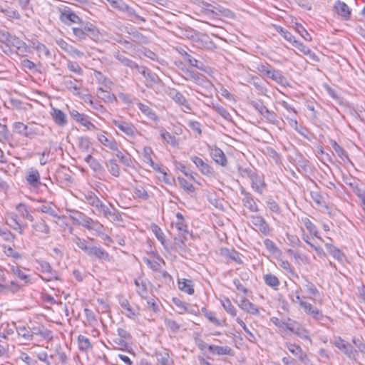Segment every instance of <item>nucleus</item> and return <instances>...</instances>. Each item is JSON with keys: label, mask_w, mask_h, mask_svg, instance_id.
Masks as SVG:
<instances>
[{"label": "nucleus", "mask_w": 365, "mask_h": 365, "mask_svg": "<svg viewBox=\"0 0 365 365\" xmlns=\"http://www.w3.org/2000/svg\"><path fill=\"white\" fill-rule=\"evenodd\" d=\"M83 30L85 31L86 36H88L92 39H97L99 38L100 34L94 25L92 24H87L83 26Z\"/></svg>", "instance_id": "36"}, {"label": "nucleus", "mask_w": 365, "mask_h": 365, "mask_svg": "<svg viewBox=\"0 0 365 365\" xmlns=\"http://www.w3.org/2000/svg\"><path fill=\"white\" fill-rule=\"evenodd\" d=\"M201 8V11L209 18H213L215 15L224 14L226 10L220 5L213 6L208 3L197 0Z\"/></svg>", "instance_id": "2"}, {"label": "nucleus", "mask_w": 365, "mask_h": 365, "mask_svg": "<svg viewBox=\"0 0 365 365\" xmlns=\"http://www.w3.org/2000/svg\"><path fill=\"white\" fill-rule=\"evenodd\" d=\"M66 67L72 73L78 75L83 76V70L81 67V66L76 62L71 60L66 61Z\"/></svg>", "instance_id": "45"}, {"label": "nucleus", "mask_w": 365, "mask_h": 365, "mask_svg": "<svg viewBox=\"0 0 365 365\" xmlns=\"http://www.w3.org/2000/svg\"><path fill=\"white\" fill-rule=\"evenodd\" d=\"M143 260L153 271H160L161 263H164L163 259L159 256L153 258L143 257Z\"/></svg>", "instance_id": "26"}, {"label": "nucleus", "mask_w": 365, "mask_h": 365, "mask_svg": "<svg viewBox=\"0 0 365 365\" xmlns=\"http://www.w3.org/2000/svg\"><path fill=\"white\" fill-rule=\"evenodd\" d=\"M264 280L267 285L274 289H277V287L279 285V279L275 275L272 274H265L264 276Z\"/></svg>", "instance_id": "48"}, {"label": "nucleus", "mask_w": 365, "mask_h": 365, "mask_svg": "<svg viewBox=\"0 0 365 365\" xmlns=\"http://www.w3.org/2000/svg\"><path fill=\"white\" fill-rule=\"evenodd\" d=\"M250 218L252 224L256 227L257 230L264 235L269 234L270 227L264 217L260 215H251Z\"/></svg>", "instance_id": "8"}, {"label": "nucleus", "mask_w": 365, "mask_h": 365, "mask_svg": "<svg viewBox=\"0 0 365 365\" xmlns=\"http://www.w3.org/2000/svg\"><path fill=\"white\" fill-rule=\"evenodd\" d=\"M138 108L149 119L153 120H158L157 115L148 106L143 104L142 103H138Z\"/></svg>", "instance_id": "40"}, {"label": "nucleus", "mask_w": 365, "mask_h": 365, "mask_svg": "<svg viewBox=\"0 0 365 365\" xmlns=\"http://www.w3.org/2000/svg\"><path fill=\"white\" fill-rule=\"evenodd\" d=\"M221 255L239 264L242 263L240 253L235 250H230L227 248L222 249Z\"/></svg>", "instance_id": "29"}, {"label": "nucleus", "mask_w": 365, "mask_h": 365, "mask_svg": "<svg viewBox=\"0 0 365 365\" xmlns=\"http://www.w3.org/2000/svg\"><path fill=\"white\" fill-rule=\"evenodd\" d=\"M51 115L54 122L59 126H64L67 124V118L66 114L60 109L53 108Z\"/></svg>", "instance_id": "22"}, {"label": "nucleus", "mask_w": 365, "mask_h": 365, "mask_svg": "<svg viewBox=\"0 0 365 365\" xmlns=\"http://www.w3.org/2000/svg\"><path fill=\"white\" fill-rule=\"evenodd\" d=\"M112 124L128 137L135 138L138 132L133 123L125 120L113 119Z\"/></svg>", "instance_id": "3"}, {"label": "nucleus", "mask_w": 365, "mask_h": 365, "mask_svg": "<svg viewBox=\"0 0 365 365\" xmlns=\"http://www.w3.org/2000/svg\"><path fill=\"white\" fill-rule=\"evenodd\" d=\"M16 210L21 214L22 217L33 222L34 217L31 215L27 206L24 203H19L16 207Z\"/></svg>", "instance_id": "46"}, {"label": "nucleus", "mask_w": 365, "mask_h": 365, "mask_svg": "<svg viewBox=\"0 0 365 365\" xmlns=\"http://www.w3.org/2000/svg\"><path fill=\"white\" fill-rule=\"evenodd\" d=\"M73 242L78 246L79 249L85 252V253L87 255L91 246L88 245V242L85 239L81 238L79 237H75L73 240Z\"/></svg>", "instance_id": "52"}, {"label": "nucleus", "mask_w": 365, "mask_h": 365, "mask_svg": "<svg viewBox=\"0 0 365 365\" xmlns=\"http://www.w3.org/2000/svg\"><path fill=\"white\" fill-rule=\"evenodd\" d=\"M209 152L211 158L213 159V160L222 165V166H226L227 163V158L224 153V152L220 149L219 148L215 146V147H209Z\"/></svg>", "instance_id": "14"}, {"label": "nucleus", "mask_w": 365, "mask_h": 365, "mask_svg": "<svg viewBox=\"0 0 365 365\" xmlns=\"http://www.w3.org/2000/svg\"><path fill=\"white\" fill-rule=\"evenodd\" d=\"M108 172L114 177L118 178L120 174L119 165L115 159H110L105 163Z\"/></svg>", "instance_id": "32"}, {"label": "nucleus", "mask_w": 365, "mask_h": 365, "mask_svg": "<svg viewBox=\"0 0 365 365\" xmlns=\"http://www.w3.org/2000/svg\"><path fill=\"white\" fill-rule=\"evenodd\" d=\"M331 146L334 152L341 158L343 160L348 159V155L346 150L341 147L336 141L331 143Z\"/></svg>", "instance_id": "58"}, {"label": "nucleus", "mask_w": 365, "mask_h": 365, "mask_svg": "<svg viewBox=\"0 0 365 365\" xmlns=\"http://www.w3.org/2000/svg\"><path fill=\"white\" fill-rule=\"evenodd\" d=\"M110 6L120 11L127 14L129 17H134L142 22H145L146 19L138 14L135 9L129 6L123 0H106Z\"/></svg>", "instance_id": "1"}, {"label": "nucleus", "mask_w": 365, "mask_h": 365, "mask_svg": "<svg viewBox=\"0 0 365 365\" xmlns=\"http://www.w3.org/2000/svg\"><path fill=\"white\" fill-rule=\"evenodd\" d=\"M160 135L168 143L173 146H177L178 145V140L175 136L172 135L170 133L165 131L163 129L160 130Z\"/></svg>", "instance_id": "56"}, {"label": "nucleus", "mask_w": 365, "mask_h": 365, "mask_svg": "<svg viewBox=\"0 0 365 365\" xmlns=\"http://www.w3.org/2000/svg\"><path fill=\"white\" fill-rule=\"evenodd\" d=\"M14 128L15 131L24 137L26 136H30V135L27 134V130L29 129V126L25 125L24 123L21 122H16L14 123Z\"/></svg>", "instance_id": "57"}, {"label": "nucleus", "mask_w": 365, "mask_h": 365, "mask_svg": "<svg viewBox=\"0 0 365 365\" xmlns=\"http://www.w3.org/2000/svg\"><path fill=\"white\" fill-rule=\"evenodd\" d=\"M37 210L38 212L48 214L49 215L60 218V216L58 215L56 211L51 206L50 204H44L38 207Z\"/></svg>", "instance_id": "49"}, {"label": "nucleus", "mask_w": 365, "mask_h": 365, "mask_svg": "<svg viewBox=\"0 0 365 365\" xmlns=\"http://www.w3.org/2000/svg\"><path fill=\"white\" fill-rule=\"evenodd\" d=\"M36 263L40 266L41 271L45 274H48V277H41V279L46 281H50L53 279H58L56 273L53 271L50 264L43 259H36Z\"/></svg>", "instance_id": "15"}, {"label": "nucleus", "mask_w": 365, "mask_h": 365, "mask_svg": "<svg viewBox=\"0 0 365 365\" xmlns=\"http://www.w3.org/2000/svg\"><path fill=\"white\" fill-rule=\"evenodd\" d=\"M262 116L266 118V120L274 125H278L279 124V120L278 119V117L277 115L273 112V111H271L269 110V109H267L264 113V114L262 115Z\"/></svg>", "instance_id": "55"}, {"label": "nucleus", "mask_w": 365, "mask_h": 365, "mask_svg": "<svg viewBox=\"0 0 365 365\" xmlns=\"http://www.w3.org/2000/svg\"><path fill=\"white\" fill-rule=\"evenodd\" d=\"M104 217L113 222L122 221V217L120 212L114 207L113 208V210L108 209Z\"/></svg>", "instance_id": "53"}, {"label": "nucleus", "mask_w": 365, "mask_h": 365, "mask_svg": "<svg viewBox=\"0 0 365 365\" xmlns=\"http://www.w3.org/2000/svg\"><path fill=\"white\" fill-rule=\"evenodd\" d=\"M184 61L187 62L190 66L198 69H203V63L197 60L195 56L184 51Z\"/></svg>", "instance_id": "37"}, {"label": "nucleus", "mask_w": 365, "mask_h": 365, "mask_svg": "<svg viewBox=\"0 0 365 365\" xmlns=\"http://www.w3.org/2000/svg\"><path fill=\"white\" fill-rule=\"evenodd\" d=\"M115 156L120 160V162L125 165V166H131L132 160L131 158L128 156H126L125 154H123L120 150L118 149V150H115Z\"/></svg>", "instance_id": "63"}, {"label": "nucleus", "mask_w": 365, "mask_h": 365, "mask_svg": "<svg viewBox=\"0 0 365 365\" xmlns=\"http://www.w3.org/2000/svg\"><path fill=\"white\" fill-rule=\"evenodd\" d=\"M63 83L68 91L73 93V94H80V87L74 81L71 79L70 77L67 76H63Z\"/></svg>", "instance_id": "34"}, {"label": "nucleus", "mask_w": 365, "mask_h": 365, "mask_svg": "<svg viewBox=\"0 0 365 365\" xmlns=\"http://www.w3.org/2000/svg\"><path fill=\"white\" fill-rule=\"evenodd\" d=\"M87 255L106 262L111 260L109 253L100 246H91Z\"/></svg>", "instance_id": "12"}, {"label": "nucleus", "mask_w": 365, "mask_h": 365, "mask_svg": "<svg viewBox=\"0 0 365 365\" xmlns=\"http://www.w3.org/2000/svg\"><path fill=\"white\" fill-rule=\"evenodd\" d=\"M10 272L16 275L19 279L24 281L26 284L30 282V276L24 273L19 266L9 264Z\"/></svg>", "instance_id": "31"}, {"label": "nucleus", "mask_w": 365, "mask_h": 365, "mask_svg": "<svg viewBox=\"0 0 365 365\" xmlns=\"http://www.w3.org/2000/svg\"><path fill=\"white\" fill-rule=\"evenodd\" d=\"M239 307L244 310L245 312L257 315L259 314V309L255 304L251 302L249 299L244 298L242 299L240 304Z\"/></svg>", "instance_id": "24"}, {"label": "nucleus", "mask_w": 365, "mask_h": 365, "mask_svg": "<svg viewBox=\"0 0 365 365\" xmlns=\"http://www.w3.org/2000/svg\"><path fill=\"white\" fill-rule=\"evenodd\" d=\"M78 344L79 349L84 352L88 351L92 348L89 339L83 335L78 336Z\"/></svg>", "instance_id": "43"}, {"label": "nucleus", "mask_w": 365, "mask_h": 365, "mask_svg": "<svg viewBox=\"0 0 365 365\" xmlns=\"http://www.w3.org/2000/svg\"><path fill=\"white\" fill-rule=\"evenodd\" d=\"M301 308L306 314L312 317L315 320H321L324 318L322 312L307 301L301 302Z\"/></svg>", "instance_id": "10"}, {"label": "nucleus", "mask_w": 365, "mask_h": 365, "mask_svg": "<svg viewBox=\"0 0 365 365\" xmlns=\"http://www.w3.org/2000/svg\"><path fill=\"white\" fill-rule=\"evenodd\" d=\"M302 222L306 227V229L309 231L311 235H314L317 236V227L311 222V220L307 218H302Z\"/></svg>", "instance_id": "60"}, {"label": "nucleus", "mask_w": 365, "mask_h": 365, "mask_svg": "<svg viewBox=\"0 0 365 365\" xmlns=\"http://www.w3.org/2000/svg\"><path fill=\"white\" fill-rule=\"evenodd\" d=\"M6 223L21 235L24 234V229L26 227V225H22L20 222L18 215L14 212L8 213L6 215Z\"/></svg>", "instance_id": "7"}, {"label": "nucleus", "mask_w": 365, "mask_h": 365, "mask_svg": "<svg viewBox=\"0 0 365 365\" xmlns=\"http://www.w3.org/2000/svg\"><path fill=\"white\" fill-rule=\"evenodd\" d=\"M335 346L339 349L341 351H344V353L349 358L354 359L356 355V351L353 348V346L349 343L346 342L341 338H339L336 340L334 343Z\"/></svg>", "instance_id": "18"}, {"label": "nucleus", "mask_w": 365, "mask_h": 365, "mask_svg": "<svg viewBox=\"0 0 365 365\" xmlns=\"http://www.w3.org/2000/svg\"><path fill=\"white\" fill-rule=\"evenodd\" d=\"M118 301L120 307L125 312V314L128 317L133 318L136 315L135 310L130 304L127 299L120 296L119 297Z\"/></svg>", "instance_id": "28"}, {"label": "nucleus", "mask_w": 365, "mask_h": 365, "mask_svg": "<svg viewBox=\"0 0 365 365\" xmlns=\"http://www.w3.org/2000/svg\"><path fill=\"white\" fill-rule=\"evenodd\" d=\"M334 9L344 20H349L351 18V9L345 2L337 0L334 4Z\"/></svg>", "instance_id": "16"}, {"label": "nucleus", "mask_w": 365, "mask_h": 365, "mask_svg": "<svg viewBox=\"0 0 365 365\" xmlns=\"http://www.w3.org/2000/svg\"><path fill=\"white\" fill-rule=\"evenodd\" d=\"M190 40L191 41H197L199 39L198 34L190 28L184 27V40Z\"/></svg>", "instance_id": "59"}, {"label": "nucleus", "mask_w": 365, "mask_h": 365, "mask_svg": "<svg viewBox=\"0 0 365 365\" xmlns=\"http://www.w3.org/2000/svg\"><path fill=\"white\" fill-rule=\"evenodd\" d=\"M133 197L147 200L149 198V195L142 185H136L133 188Z\"/></svg>", "instance_id": "44"}, {"label": "nucleus", "mask_w": 365, "mask_h": 365, "mask_svg": "<svg viewBox=\"0 0 365 365\" xmlns=\"http://www.w3.org/2000/svg\"><path fill=\"white\" fill-rule=\"evenodd\" d=\"M59 19L66 25L70 26L72 24L78 23L81 21L79 16L76 14L70 8L65 6L60 9Z\"/></svg>", "instance_id": "5"}, {"label": "nucleus", "mask_w": 365, "mask_h": 365, "mask_svg": "<svg viewBox=\"0 0 365 365\" xmlns=\"http://www.w3.org/2000/svg\"><path fill=\"white\" fill-rule=\"evenodd\" d=\"M158 365H173V362L170 357L169 351L166 349H160L155 353Z\"/></svg>", "instance_id": "19"}, {"label": "nucleus", "mask_w": 365, "mask_h": 365, "mask_svg": "<svg viewBox=\"0 0 365 365\" xmlns=\"http://www.w3.org/2000/svg\"><path fill=\"white\" fill-rule=\"evenodd\" d=\"M153 153L152 149L150 147H145L143 149V160L148 164H150L153 168H155V163L151 158V153Z\"/></svg>", "instance_id": "62"}, {"label": "nucleus", "mask_w": 365, "mask_h": 365, "mask_svg": "<svg viewBox=\"0 0 365 365\" xmlns=\"http://www.w3.org/2000/svg\"><path fill=\"white\" fill-rule=\"evenodd\" d=\"M325 247L329 253L339 262H343L345 259L344 253L337 247L330 243H325Z\"/></svg>", "instance_id": "30"}, {"label": "nucleus", "mask_w": 365, "mask_h": 365, "mask_svg": "<svg viewBox=\"0 0 365 365\" xmlns=\"http://www.w3.org/2000/svg\"><path fill=\"white\" fill-rule=\"evenodd\" d=\"M97 94L103 101L108 103H113L117 101L115 96L108 91H105L102 88L97 90Z\"/></svg>", "instance_id": "38"}, {"label": "nucleus", "mask_w": 365, "mask_h": 365, "mask_svg": "<svg viewBox=\"0 0 365 365\" xmlns=\"http://www.w3.org/2000/svg\"><path fill=\"white\" fill-rule=\"evenodd\" d=\"M222 305L225 310L231 316L236 317L237 311L235 307L232 305L231 301L228 298L222 300Z\"/></svg>", "instance_id": "51"}, {"label": "nucleus", "mask_w": 365, "mask_h": 365, "mask_svg": "<svg viewBox=\"0 0 365 365\" xmlns=\"http://www.w3.org/2000/svg\"><path fill=\"white\" fill-rule=\"evenodd\" d=\"M286 347L289 351L291 352L294 356H297L301 362L307 364L309 361L307 354L303 351L302 349L299 345L287 343Z\"/></svg>", "instance_id": "13"}, {"label": "nucleus", "mask_w": 365, "mask_h": 365, "mask_svg": "<svg viewBox=\"0 0 365 365\" xmlns=\"http://www.w3.org/2000/svg\"><path fill=\"white\" fill-rule=\"evenodd\" d=\"M73 118L79 123H81V125L86 128L87 130H97L96 126L89 120L88 116L80 113L76 110H73L71 113Z\"/></svg>", "instance_id": "17"}, {"label": "nucleus", "mask_w": 365, "mask_h": 365, "mask_svg": "<svg viewBox=\"0 0 365 365\" xmlns=\"http://www.w3.org/2000/svg\"><path fill=\"white\" fill-rule=\"evenodd\" d=\"M306 280V284L304 285L307 292L309 294V299L313 301H317V297L319 295V292L316 286L307 279Z\"/></svg>", "instance_id": "42"}, {"label": "nucleus", "mask_w": 365, "mask_h": 365, "mask_svg": "<svg viewBox=\"0 0 365 365\" xmlns=\"http://www.w3.org/2000/svg\"><path fill=\"white\" fill-rule=\"evenodd\" d=\"M208 349L211 353L218 356L233 355L232 349L228 346H220L217 345H209Z\"/></svg>", "instance_id": "27"}, {"label": "nucleus", "mask_w": 365, "mask_h": 365, "mask_svg": "<svg viewBox=\"0 0 365 365\" xmlns=\"http://www.w3.org/2000/svg\"><path fill=\"white\" fill-rule=\"evenodd\" d=\"M114 58L118 60L124 66L128 67L131 69H135L138 73L145 74V67L139 66L135 61L127 58L124 54L120 51L113 53Z\"/></svg>", "instance_id": "4"}, {"label": "nucleus", "mask_w": 365, "mask_h": 365, "mask_svg": "<svg viewBox=\"0 0 365 365\" xmlns=\"http://www.w3.org/2000/svg\"><path fill=\"white\" fill-rule=\"evenodd\" d=\"M32 229L35 233L43 234L46 235H48L50 234V227L43 218L35 222L32 225Z\"/></svg>", "instance_id": "23"}, {"label": "nucleus", "mask_w": 365, "mask_h": 365, "mask_svg": "<svg viewBox=\"0 0 365 365\" xmlns=\"http://www.w3.org/2000/svg\"><path fill=\"white\" fill-rule=\"evenodd\" d=\"M16 332L18 335L22 337L26 341H31L34 338V333L24 326H19L16 327Z\"/></svg>", "instance_id": "39"}, {"label": "nucleus", "mask_w": 365, "mask_h": 365, "mask_svg": "<svg viewBox=\"0 0 365 365\" xmlns=\"http://www.w3.org/2000/svg\"><path fill=\"white\" fill-rule=\"evenodd\" d=\"M190 158L202 175L209 178L215 176L213 168L209 164L203 161L202 159L197 156H192Z\"/></svg>", "instance_id": "6"}, {"label": "nucleus", "mask_w": 365, "mask_h": 365, "mask_svg": "<svg viewBox=\"0 0 365 365\" xmlns=\"http://www.w3.org/2000/svg\"><path fill=\"white\" fill-rule=\"evenodd\" d=\"M294 29L304 40L307 41H312L311 35L302 24L296 23L294 25Z\"/></svg>", "instance_id": "54"}, {"label": "nucleus", "mask_w": 365, "mask_h": 365, "mask_svg": "<svg viewBox=\"0 0 365 365\" xmlns=\"http://www.w3.org/2000/svg\"><path fill=\"white\" fill-rule=\"evenodd\" d=\"M27 182L34 187L38 186L40 182V174L37 170L31 169L26 176Z\"/></svg>", "instance_id": "33"}, {"label": "nucleus", "mask_w": 365, "mask_h": 365, "mask_svg": "<svg viewBox=\"0 0 365 365\" xmlns=\"http://www.w3.org/2000/svg\"><path fill=\"white\" fill-rule=\"evenodd\" d=\"M267 77L281 85H284L287 81L286 78L282 75V72L274 68L270 71Z\"/></svg>", "instance_id": "35"}, {"label": "nucleus", "mask_w": 365, "mask_h": 365, "mask_svg": "<svg viewBox=\"0 0 365 365\" xmlns=\"http://www.w3.org/2000/svg\"><path fill=\"white\" fill-rule=\"evenodd\" d=\"M106 132L103 131L97 134L98 141L106 148L112 150H118V143L113 138H108L105 135Z\"/></svg>", "instance_id": "21"}, {"label": "nucleus", "mask_w": 365, "mask_h": 365, "mask_svg": "<svg viewBox=\"0 0 365 365\" xmlns=\"http://www.w3.org/2000/svg\"><path fill=\"white\" fill-rule=\"evenodd\" d=\"M9 140V131L6 125L0 123V141L6 143Z\"/></svg>", "instance_id": "64"}, {"label": "nucleus", "mask_w": 365, "mask_h": 365, "mask_svg": "<svg viewBox=\"0 0 365 365\" xmlns=\"http://www.w3.org/2000/svg\"><path fill=\"white\" fill-rule=\"evenodd\" d=\"M150 228L153 232L157 239L161 242V244L166 247L165 238L161 228L155 223L151 224Z\"/></svg>", "instance_id": "47"}, {"label": "nucleus", "mask_w": 365, "mask_h": 365, "mask_svg": "<svg viewBox=\"0 0 365 365\" xmlns=\"http://www.w3.org/2000/svg\"><path fill=\"white\" fill-rule=\"evenodd\" d=\"M74 213L76 214V216L73 217V220L76 221L78 225L83 226L88 230H91V227L94 220L78 211H75Z\"/></svg>", "instance_id": "20"}, {"label": "nucleus", "mask_w": 365, "mask_h": 365, "mask_svg": "<svg viewBox=\"0 0 365 365\" xmlns=\"http://www.w3.org/2000/svg\"><path fill=\"white\" fill-rule=\"evenodd\" d=\"M240 193L243 196L242 199L243 205L250 212H257L259 211V208L252 195L247 192L244 188L241 189Z\"/></svg>", "instance_id": "9"}, {"label": "nucleus", "mask_w": 365, "mask_h": 365, "mask_svg": "<svg viewBox=\"0 0 365 365\" xmlns=\"http://www.w3.org/2000/svg\"><path fill=\"white\" fill-rule=\"evenodd\" d=\"M84 198L88 204L92 207L96 205V204L100 200V199L93 192H88L87 193L84 194Z\"/></svg>", "instance_id": "61"}, {"label": "nucleus", "mask_w": 365, "mask_h": 365, "mask_svg": "<svg viewBox=\"0 0 365 365\" xmlns=\"http://www.w3.org/2000/svg\"><path fill=\"white\" fill-rule=\"evenodd\" d=\"M85 161L88 164L91 170L98 174H103L104 168L100 162L93 157L91 155H88L85 158Z\"/></svg>", "instance_id": "25"}, {"label": "nucleus", "mask_w": 365, "mask_h": 365, "mask_svg": "<svg viewBox=\"0 0 365 365\" xmlns=\"http://www.w3.org/2000/svg\"><path fill=\"white\" fill-rule=\"evenodd\" d=\"M250 180L252 188L257 193L262 195L267 187V184L264 182V176L255 173L250 178Z\"/></svg>", "instance_id": "11"}, {"label": "nucleus", "mask_w": 365, "mask_h": 365, "mask_svg": "<svg viewBox=\"0 0 365 365\" xmlns=\"http://www.w3.org/2000/svg\"><path fill=\"white\" fill-rule=\"evenodd\" d=\"M184 78L187 80H192L196 83H201L202 81V78L198 73L190 69L184 70Z\"/></svg>", "instance_id": "50"}, {"label": "nucleus", "mask_w": 365, "mask_h": 365, "mask_svg": "<svg viewBox=\"0 0 365 365\" xmlns=\"http://www.w3.org/2000/svg\"><path fill=\"white\" fill-rule=\"evenodd\" d=\"M85 102L91 106V108L101 113L106 112V108L98 101L92 99L91 96H87L85 98Z\"/></svg>", "instance_id": "41"}]
</instances>
